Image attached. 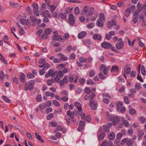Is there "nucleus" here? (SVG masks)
<instances>
[{"label":"nucleus","instance_id":"f257e3e1","mask_svg":"<svg viewBox=\"0 0 146 146\" xmlns=\"http://www.w3.org/2000/svg\"><path fill=\"white\" fill-rule=\"evenodd\" d=\"M107 115L108 118L111 119V121H112L113 124V125H116L117 122L120 121L121 118L119 116L116 115L111 117V115H109L108 113H107Z\"/></svg>","mask_w":146,"mask_h":146},{"label":"nucleus","instance_id":"f03ea898","mask_svg":"<svg viewBox=\"0 0 146 146\" xmlns=\"http://www.w3.org/2000/svg\"><path fill=\"white\" fill-rule=\"evenodd\" d=\"M124 144L126 143L128 146H131L133 144V141L132 139H129L128 138H125L122 140Z\"/></svg>","mask_w":146,"mask_h":146},{"label":"nucleus","instance_id":"7ed1b4c3","mask_svg":"<svg viewBox=\"0 0 146 146\" xmlns=\"http://www.w3.org/2000/svg\"><path fill=\"white\" fill-rule=\"evenodd\" d=\"M118 42L115 44L116 48L118 50L121 49L124 46V42L122 40L121 38H119L118 40Z\"/></svg>","mask_w":146,"mask_h":146},{"label":"nucleus","instance_id":"20e7f679","mask_svg":"<svg viewBox=\"0 0 146 146\" xmlns=\"http://www.w3.org/2000/svg\"><path fill=\"white\" fill-rule=\"evenodd\" d=\"M89 101V104L92 109L93 110H96L97 108V104L95 102L94 99H92L91 98L90 99Z\"/></svg>","mask_w":146,"mask_h":146},{"label":"nucleus","instance_id":"39448f33","mask_svg":"<svg viewBox=\"0 0 146 146\" xmlns=\"http://www.w3.org/2000/svg\"><path fill=\"white\" fill-rule=\"evenodd\" d=\"M52 31V29L50 28L46 29L44 31V33L42 36L43 39H46L48 37L47 35L50 34Z\"/></svg>","mask_w":146,"mask_h":146},{"label":"nucleus","instance_id":"423d86ee","mask_svg":"<svg viewBox=\"0 0 146 146\" xmlns=\"http://www.w3.org/2000/svg\"><path fill=\"white\" fill-rule=\"evenodd\" d=\"M33 8V12L34 14L37 16H39V13L38 11V5L36 3H34L32 4Z\"/></svg>","mask_w":146,"mask_h":146},{"label":"nucleus","instance_id":"0eeeda50","mask_svg":"<svg viewBox=\"0 0 146 146\" xmlns=\"http://www.w3.org/2000/svg\"><path fill=\"white\" fill-rule=\"evenodd\" d=\"M33 81V83H27L25 84V91L29 90H32L34 88L33 85L35 84V81L34 80H32Z\"/></svg>","mask_w":146,"mask_h":146},{"label":"nucleus","instance_id":"6e6552de","mask_svg":"<svg viewBox=\"0 0 146 146\" xmlns=\"http://www.w3.org/2000/svg\"><path fill=\"white\" fill-rule=\"evenodd\" d=\"M51 38L52 40H56L60 42H64V41H62L63 39L58 34H53V36Z\"/></svg>","mask_w":146,"mask_h":146},{"label":"nucleus","instance_id":"1a4fd4ad","mask_svg":"<svg viewBox=\"0 0 146 146\" xmlns=\"http://www.w3.org/2000/svg\"><path fill=\"white\" fill-rule=\"evenodd\" d=\"M67 21L70 25H72L75 22V19L72 14H69Z\"/></svg>","mask_w":146,"mask_h":146},{"label":"nucleus","instance_id":"9d476101","mask_svg":"<svg viewBox=\"0 0 146 146\" xmlns=\"http://www.w3.org/2000/svg\"><path fill=\"white\" fill-rule=\"evenodd\" d=\"M102 46L104 48L106 49H109L111 46V44L109 43L106 42H104L101 44Z\"/></svg>","mask_w":146,"mask_h":146},{"label":"nucleus","instance_id":"9b49d317","mask_svg":"<svg viewBox=\"0 0 146 146\" xmlns=\"http://www.w3.org/2000/svg\"><path fill=\"white\" fill-rule=\"evenodd\" d=\"M112 124L109 123L107 124L106 125H104L103 126V128L104 131L106 132H108L109 131V129L112 126Z\"/></svg>","mask_w":146,"mask_h":146},{"label":"nucleus","instance_id":"f8f14e48","mask_svg":"<svg viewBox=\"0 0 146 146\" xmlns=\"http://www.w3.org/2000/svg\"><path fill=\"white\" fill-rule=\"evenodd\" d=\"M137 7H138L139 10L141 11L142 10L144 9V11L143 13H144L145 12L146 10V5H144L143 4H141L140 3H138L137 5Z\"/></svg>","mask_w":146,"mask_h":146},{"label":"nucleus","instance_id":"ddd939ff","mask_svg":"<svg viewBox=\"0 0 146 146\" xmlns=\"http://www.w3.org/2000/svg\"><path fill=\"white\" fill-rule=\"evenodd\" d=\"M58 57H60V60H61L66 61L67 60L68 58L64 54H62L60 53L58 54Z\"/></svg>","mask_w":146,"mask_h":146},{"label":"nucleus","instance_id":"4468645a","mask_svg":"<svg viewBox=\"0 0 146 146\" xmlns=\"http://www.w3.org/2000/svg\"><path fill=\"white\" fill-rule=\"evenodd\" d=\"M87 35V33L85 31H82L79 33L78 36V38L82 39L84 37Z\"/></svg>","mask_w":146,"mask_h":146},{"label":"nucleus","instance_id":"2eb2a0df","mask_svg":"<svg viewBox=\"0 0 146 146\" xmlns=\"http://www.w3.org/2000/svg\"><path fill=\"white\" fill-rule=\"evenodd\" d=\"M67 114L70 116V119H72L74 117V112H72L70 110H68L67 112Z\"/></svg>","mask_w":146,"mask_h":146},{"label":"nucleus","instance_id":"dca6fc26","mask_svg":"<svg viewBox=\"0 0 146 146\" xmlns=\"http://www.w3.org/2000/svg\"><path fill=\"white\" fill-rule=\"evenodd\" d=\"M93 38L94 39L98 40H100L102 38L101 35L99 34H95L93 36Z\"/></svg>","mask_w":146,"mask_h":146},{"label":"nucleus","instance_id":"f3484780","mask_svg":"<svg viewBox=\"0 0 146 146\" xmlns=\"http://www.w3.org/2000/svg\"><path fill=\"white\" fill-rule=\"evenodd\" d=\"M103 21L101 19H98L97 20L96 22V25L97 26L100 27H102L103 26Z\"/></svg>","mask_w":146,"mask_h":146},{"label":"nucleus","instance_id":"a211bd4d","mask_svg":"<svg viewBox=\"0 0 146 146\" xmlns=\"http://www.w3.org/2000/svg\"><path fill=\"white\" fill-rule=\"evenodd\" d=\"M117 111L120 113H124L125 111V108L124 107L119 106L117 107Z\"/></svg>","mask_w":146,"mask_h":146},{"label":"nucleus","instance_id":"6ab92c4d","mask_svg":"<svg viewBox=\"0 0 146 146\" xmlns=\"http://www.w3.org/2000/svg\"><path fill=\"white\" fill-rule=\"evenodd\" d=\"M95 95V94L94 93H93L89 96L86 95L84 97V99L85 100H87L89 98H90V99H91V98H92V99H93V98L94 97Z\"/></svg>","mask_w":146,"mask_h":146},{"label":"nucleus","instance_id":"aec40b11","mask_svg":"<svg viewBox=\"0 0 146 146\" xmlns=\"http://www.w3.org/2000/svg\"><path fill=\"white\" fill-rule=\"evenodd\" d=\"M115 136V134L113 132L110 133L108 135V137L110 140H113Z\"/></svg>","mask_w":146,"mask_h":146},{"label":"nucleus","instance_id":"412c9836","mask_svg":"<svg viewBox=\"0 0 146 146\" xmlns=\"http://www.w3.org/2000/svg\"><path fill=\"white\" fill-rule=\"evenodd\" d=\"M131 13V10L129 8H127L125 10L124 13L125 17H127Z\"/></svg>","mask_w":146,"mask_h":146},{"label":"nucleus","instance_id":"4be33fe9","mask_svg":"<svg viewBox=\"0 0 146 146\" xmlns=\"http://www.w3.org/2000/svg\"><path fill=\"white\" fill-rule=\"evenodd\" d=\"M58 17L62 19H66V15L65 13H61L59 14Z\"/></svg>","mask_w":146,"mask_h":146},{"label":"nucleus","instance_id":"5701e85b","mask_svg":"<svg viewBox=\"0 0 146 146\" xmlns=\"http://www.w3.org/2000/svg\"><path fill=\"white\" fill-rule=\"evenodd\" d=\"M47 103H49V104L47 103H44L43 105V109L45 108L46 107H49L52 104V102L50 100H49L47 102Z\"/></svg>","mask_w":146,"mask_h":146},{"label":"nucleus","instance_id":"b1692460","mask_svg":"<svg viewBox=\"0 0 146 146\" xmlns=\"http://www.w3.org/2000/svg\"><path fill=\"white\" fill-rule=\"evenodd\" d=\"M124 72L127 75H128L131 71L130 68L128 67L127 66L124 68Z\"/></svg>","mask_w":146,"mask_h":146},{"label":"nucleus","instance_id":"393cba45","mask_svg":"<svg viewBox=\"0 0 146 146\" xmlns=\"http://www.w3.org/2000/svg\"><path fill=\"white\" fill-rule=\"evenodd\" d=\"M56 71L54 72L52 70L50 69L48 71V73L50 74V76L54 77L56 74Z\"/></svg>","mask_w":146,"mask_h":146},{"label":"nucleus","instance_id":"a878e982","mask_svg":"<svg viewBox=\"0 0 146 146\" xmlns=\"http://www.w3.org/2000/svg\"><path fill=\"white\" fill-rule=\"evenodd\" d=\"M51 80H52V82L54 83L57 82L59 83V81L60 80V78L58 75H56V77L54 78H51Z\"/></svg>","mask_w":146,"mask_h":146},{"label":"nucleus","instance_id":"bb28decb","mask_svg":"<svg viewBox=\"0 0 146 146\" xmlns=\"http://www.w3.org/2000/svg\"><path fill=\"white\" fill-rule=\"evenodd\" d=\"M35 135L38 140L41 142L43 143V140L40 137V136L38 134V133L36 132L35 133Z\"/></svg>","mask_w":146,"mask_h":146},{"label":"nucleus","instance_id":"cd10ccee","mask_svg":"<svg viewBox=\"0 0 146 146\" xmlns=\"http://www.w3.org/2000/svg\"><path fill=\"white\" fill-rule=\"evenodd\" d=\"M42 15L43 17H49L50 16V13L49 11H46L43 12V13L42 14Z\"/></svg>","mask_w":146,"mask_h":146},{"label":"nucleus","instance_id":"c85d7f7f","mask_svg":"<svg viewBox=\"0 0 146 146\" xmlns=\"http://www.w3.org/2000/svg\"><path fill=\"white\" fill-rule=\"evenodd\" d=\"M119 68L116 65L113 66L111 68V71L113 72H117L119 70Z\"/></svg>","mask_w":146,"mask_h":146},{"label":"nucleus","instance_id":"c756f323","mask_svg":"<svg viewBox=\"0 0 146 146\" xmlns=\"http://www.w3.org/2000/svg\"><path fill=\"white\" fill-rule=\"evenodd\" d=\"M105 136V134L104 133H101L99 135L98 137V139L99 140L102 141L104 139Z\"/></svg>","mask_w":146,"mask_h":146},{"label":"nucleus","instance_id":"7c9ffc66","mask_svg":"<svg viewBox=\"0 0 146 146\" xmlns=\"http://www.w3.org/2000/svg\"><path fill=\"white\" fill-rule=\"evenodd\" d=\"M95 11L93 7H91L88 12V15L90 16L92 15L95 12Z\"/></svg>","mask_w":146,"mask_h":146},{"label":"nucleus","instance_id":"2f4dec72","mask_svg":"<svg viewBox=\"0 0 146 146\" xmlns=\"http://www.w3.org/2000/svg\"><path fill=\"white\" fill-rule=\"evenodd\" d=\"M144 134V131L142 130H140L138 131L137 135L139 137H141L143 136Z\"/></svg>","mask_w":146,"mask_h":146},{"label":"nucleus","instance_id":"473e14b6","mask_svg":"<svg viewBox=\"0 0 146 146\" xmlns=\"http://www.w3.org/2000/svg\"><path fill=\"white\" fill-rule=\"evenodd\" d=\"M99 19H101L103 21H105V15L103 13H101L99 15Z\"/></svg>","mask_w":146,"mask_h":146},{"label":"nucleus","instance_id":"72a5a7b5","mask_svg":"<svg viewBox=\"0 0 146 146\" xmlns=\"http://www.w3.org/2000/svg\"><path fill=\"white\" fill-rule=\"evenodd\" d=\"M25 76L24 74L21 73L19 79L22 82H24L25 80Z\"/></svg>","mask_w":146,"mask_h":146},{"label":"nucleus","instance_id":"f704fd0d","mask_svg":"<svg viewBox=\"0 0 146 146\" xmlns=\"http://www.w3.org/2000/svg\"><path fill=\"white\" fill-rule=\"evenodd\" d=\"M141 88V84L139 83H136L135 85V89L139 90Z\"/></svg>","mask_w":146,"mask_h":146},{"label":"nucleus","instance_id":"c9c22d12","mask_svg":"<svg viewBox=\"0 0 146 146\" xmlns=\"http://www.w3.org/2000/svg\"><path fill=\"white\" fill-rule=\"evenodd\" d=\"M136 111L133 108H131L129 111V113L131 115H134L136 113Z\"/></svg>","mask_w":146,"mask_h":146},{"label":"nucleus","instance_id":"e433bc0d","mask_svg":"<svg viewBox=\"0 0 146 146\" xmlns=\"http://www.w3.org/2000/svg\"><path fill=\"white\" fill-rule=\"evenodd\" d=\"M122 125H124L125 127H127L129 125V123L127 120H124L122 121Z\"/></svg>","mask_w":146,"mask_h":146},{"label":"nucleus","instance_id":"4c0bfd02","mask_svg":"<svg viewBox=\"0 0 146 146\" xmlns=\"http://www.w3.org/2000/svg\"><path fill=\"white\" fill-rule=\"evenodd\" d=\"M56 74L57 75H58L60 77H62L64 74L62 71V70H60L59 71H57Z\"/></svg>","mask_w":146,"mask_h":146},{"label":"nucleus","instance_id":"58836bf2","mask_svg":"<svg viewBox=\"0 0 146 146\" xmlns=\"http://www.w3.org/2000/svg\"><path fill=\"white\" fill-rule=\"evenodd\" d=\"M74 106L77 108L78 109H79L81 108V105L80 103L78 102H76L74 103Z\"/></svg>","mask_w":146,"mask_h":146},{"label":"nucleus","instance_id":"ea45409f","mask_svg":"<svg viewBox=\"0 0 146 146\" xmlns=\"http://www.w3.org/2000/svg\"><path fill=\"white\" fill-rule=\"evenodd\" d=\"M141 71L143 75L145 76L146 75L145 68L143 66H142L141 67Z\"/></svg>","mask_w":146,"mask_h":146},{"label":"nucleus","instance_id":"a19ab883","mask_svg":"<svg viewBox=\"0 0 146 146\" xmlns=\"http://www.w3.org/2000/svg\"><path fill=\"white\" fill-rule=\"evenodd\" d=\"M27 76L28 78L29 79L35 77V75L31 72L28 73L27 75Z\"/></svg>","mask_w":146,"mask_h":146},{"label":"nucleus","instance_id":"79ce46f5","mask_svg":"<svg viewBox=\"0 0 146 146\" xmlns=\"http://www.w3.org/2000/svg\"><path fill=\"white\" fill-rule=\"evenodd\" d=\"M10 5L13 8H17V7L19 5L18 4L12 2H10L9 3Z\"/></svg>","mask_w":146,"mask_h":146},{"label":"nucleus","instance_id":"37998d69","mask_svg":"<svg viewBox=\"0 0 146 146\" xmlns=\"http://www.w3.org/2000/svg\"><path fill=\"white\" fill-rule=\"evenodd\" d=\"M139 121L142 123H143L146 121L145 118L142 116L140 117L139 119Z\"/></svg>","mask_w":146,"mask_h":146},{"label":"nucleus","instance_id":"c03bdc74","mask_svg":"<svg viewBox=\"0 0 146 146\" xmlns=\"http://www.w3.org/2000/svg\"><path fill=\"white\" fill-rule=\"evenodd\" d=\"M80 13L79 8L78 7H76L74 9V13L76 15H78Z\"/></svg>","mask_w":146,"mask_h":146},{"label":"nucleus","instance_id":"a18cd8bd","mask_svg":"<svg viewBox=\"0 0 146 146\" xmlns=\"http://www.w3.org/2000/svg\"><path fill=\"white\" fill-rule=\"evenodd\" d=\"M95 23H90L87 25L88 28L89 29L92 28L94 26Z\"/></svg>","mask_w":146,"mask_h":146},{"label":"nucleus","instance_id":"49530a36","mask_svg":"<svg viewBox=\"0 0 146 146\" xmlns=\"http://www.w3.org/2000/svg\"><path fill=\"white\" fill-rule=\"evenodd\" d=\"M56 8V7L54 5H52L50 6L49 9L50 11L52 12L55 10Z\"/></svg>","mask_w":146,"mask_h":146},{"label":"nucleus","instance_id":"de8ad7c7","mask_svg":"<svg viewBox=\"0 0 146 146\" xmlns=\"http://www.w3.org/2000/svg\"><path fill=\"white\" fill-rule=\"evenodd\" d=\"M38 63L40 64L44 65L46 63V61L44 58H42L40 60Z\"/></svg>","mask_w":146,"mask_h":146},{"label":"nucleus","instance_id":"09e8293b","mask_svg":"<svg viewBox=\"0 0 146 146\" xmlns=\"http://www.w3.org/2000/svg\"><path fill=\"white\" fill-rule=\"evenodd\" d=\"M125 103L126 104H128L130 102V100L128 99V97L127 96H125L124 98Z\"/></svg>","mask_w":146,"mask_h":146},{"label":"nucleus","instance_id":"8fccbe9b","mask_svg":"<svg viewBox=\"0 0 146 146\" xmlns=\"http://www.w3.org/2000/svg\"><path fill=\"white\" fill-rule=\"evenodd\" d=\"M53 117V114L52 113H50L46 117V119L48 120H50Z\"/></svg>","mask_w":146,"mask_h":146},{"label":"nucleus","instance_id":"3c124183","mask_svg":"<svg viewBox=\"0 0 146 146\" xmlns=\"http://www.w3.org/2000/svg\"><path fill=\"white\" fill-rule=\"evenodd\" d=\"M20 21L22 25L26 24L28 21V20L22 19L20 20Z\"/></svg>","mask_w":146,"mask_h":146},{"label":"nucleus","instance_id":"603ef678","mask_svg":"<svg viewBox=\"0 0 146 146\" xmlns=\"http://www.w3.org/2000/svg\"><path fill=\"white\" fill-rule=\"evenodd\" d=\"M84 43L85 44L90 45L92 44V42L90 39H87L84 40Z\"/></svg>","mask_w":146,"mask_h":146},{"label":"nucleus","instance_id":"864d4df0","mask_svg":"<svg viewBox=\"0 0 146 146\" xmlns=\"http://www.w3.org/2000/svg\"><path fill=\"white\" fill-rule=\"evenodd\" d=\"M72 11V9L70 7H67L66 8V13H69Z\"/></svg>","mask_w":146,"mask_h":146},{"label":"nucleus","instance_id":"5fc2aeb1","mask_svg":"<svg viewBox=\"0 0 146 146\" xmlns=\"http://www.w3.org/2000/svg\"><path fill=\"white\" fill-rule=\"evenodd\" d=\"M2 98L7 103H9L10 102V101L5 96H2Z\"/></svg>","mask_w":146,"mask_h":146},{"label":"nucleus","instance_id":"6e6d98bb","mask_svg":"<svg viewBox=\"0 0 146 146\" xmlns=\"http://www.w3.org/2000/svg\"><path fill=\"white\" fill-rule=\"evenodd\" d=\"M42 96L41 95H38L36 97V101L38 102H41L42 99Z\"/></svg>","mask_w":146,"mask_h":146},{"label":"nucleus","instance_id":"4d7b16f0","mask_svg":"<svg viewBox=\"0 0 146 146\" xmlns=\"http://www.w3.org/2000/svg\"><path fill=\"white\" fill-rule=\"evenodd\" d=\"M53 61L54 63H57L60 62L61 60L59 58H54Z\"/></svg>","mask_w":146,"mask_h":146},{"label":"nucleus","instance_id":"13d9d810","mask_svg":"<svg viewBox=\"0 0 146 146\" xmlns=\"http://www.w3.org/2000/svg\"><path fill=\"white\" fill-rule=\"evenodd\" d=\"M26 10L28 12L29 14L31 15L32 14V11H31V9L29 6H28L26 8Z\"/></svg>","mask_w":146,"mask_h":146},{"label":"nucleus","instance_id":"bf43d9fd","mask_svg":"<svg viewBox=\"0 0 146 146\" xmlns=\"http://www.w3.org/2000/svg\"><path fill=\"white\" fill-rule=\"evenodd\" d=\"M62 80L64 81L65 83H67L68 82V76H65L63 78Z\"/></svg>","mask_w":146,"mask_h":146},{"label":"nucleus","instance_id":"052dcab7","mask_svg":"<svg viewBox=\"0 0 146 146\" xmlns=\"http://www.w3.org/2000/svg\"><path fill=\"white\" fill-rule=\"evenodd\" d=\"M30 19L32 22H36L37 20V19L35 16H31Z\"/></svg>","mask_w":146,"mask_h":146},{"label":"nucleus","instance_id":"680f3d73","mask_svg":"<svg viewBox=\"0 0 146 146\" xmlns=\"http://www.w3.org/2000/svg\"><path fill=\"white\" fill-rule=\"evenodd\" d=\"M95 74V71L92 70H91L90 72L89 75L91 77H93L94 76Z\"/></svg>","mask_w":146,"mask_h":146},{"label":"nucleus","instance_id":"e2e57ef3","mask_svg":"<svg viewBox=\"0 0 146 146\" xmlns=\"http://www.w3.org/2000/svg\"><path fill=\"white\" fill-rule=\"evenodd\" d=\"M103 101L106 104H108L110 102V100L108 98H103Z\"/></svg>","mask_w":146,"mask_h":146},{"label":"nucleus","instance_id":"0e129e2a","mask_svg":"<svg viewBox=\"0 0 146 146\" xmlns=\"http://www.w3.org/2000/svg\"><path fill=\"white\" fill-rule=\"evenodd\" d=\"M53 104L56 106H59L60 105L59 102L56 100H53Z\"/></svg>","mask_w":146,"mask_h":146},{"label":"nucleus","instance_id":"69168bd1","mask_svg":"<svg viewBox=\"0 0 146 146\" xmlns=\"http://www.w3.org/2000/svg\"><path fill=\"white\" fill-rule=\"evenodd\" d=\"M79 61L80 62L84 63L86 61V59L84 58L80 57L79 58Z\"/></svg>","mask_w":146,"mask_h":146},{"label":"nucleus","instance_id":"338daca9","mask_svg":"<svg viewBox=\"0 0 146 146\" xmlns=\"http://www.w3.org/2000/svg\"><path fill=\"white\" fill-rule=\"evenodd\" d=\"M52 44L54 47H58L60 46V44L58 42L53 43V42H51Z\"/></svg>","mask_w":146,"mask_h":146},{"label":"nucleus","instance_id":"774afa93","mask_svg":"<svg viewBox=\"0 0 146 146\" xmlns=\"http://www.w3.org/2000/svg\"><path fill=\"white\" fill-rule=\"evenodd\" d=\"M87 82L88 84L92 85L94 84V82L91 79L87 80Z\"/></svg>","mask_w":146,"mask_h":146}]
</instances>
